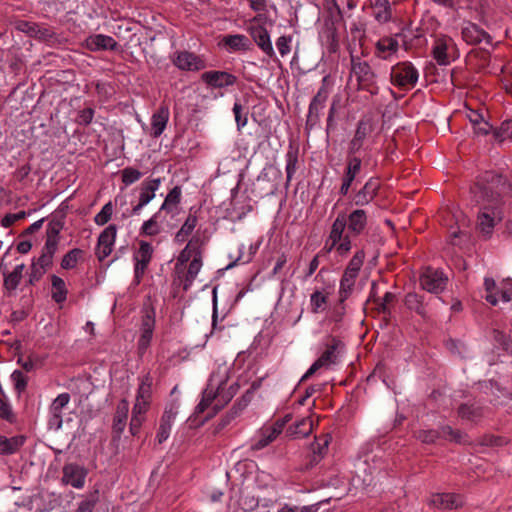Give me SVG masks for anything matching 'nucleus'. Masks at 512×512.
<instances>
[{
	"mask_svg": "<svg viewBox=\"0 0 512 512\" xmlns=\"http://www.w3.org/2000/svg\"><path fill=\"white\" fill-rule=\"evenodd\" d=\"M477 203L501 207L506 197L512 195V185L501 174L486 171L471 187Z\"/></svg>",
	"mask_w": 512,
	"mask_h": 512,
	"instance_id": "obj_1",
	"label": "nucleus"
},
{
	"mask_svg": "<svg viewBox=\"0 0 512 512\" xmlns=\"http://www.w3.org/2000/svg\"><path fill=\"white\" fill-rule=\"evenodd\" d=\"M202 267V256L197 253L190 261L186 275L184 277L183 290L188 291L196 279Z\"/></svg>",
	"mask_w": 512,
	"mask_h": 512,
	"instance_id": "obj_39",
	"label": "nucleus"
},
{
	"mask_svg": "<svg viewBox=\"0 0 512 512\" xmlns=\"http://www.w3.org/2000/svg\"><path fill=\"white\" fill-rule=\"evenodd\" d=\"M52 265L53 258L42 253L37 259H33L30 266V273L27 284L35 285L37 282H39L47 270L52 267Z\"/></svg>",
	"mask_w": 512,
	"mask_h": 512,
	"instance_id": "obj_27",
	"label": "nucleus"
},
{
	"mask_svg": "<svg viewBox=\"0 0 512 512\" xmlns=\"http://www.w3.org/2000/svg\"><path fill=\"white\" fill-rule=\"evenodd\" d=\"M173 64L182 71H200L207 67L202 56L190 51H176L172 58Z\"/></svg>",
	"mask_w": 512,
	"mask_h": 512,
	"instance_id": "obj_10",
	"label": "nucleus"
},
{
	"mask_svg": "<svg viewBox=\"0 0 512 512\" xmlns=\"http://www.w3.org/2000/svg\"><path fill=\"white\" fill-rule=\"evenodd\" d=\"M154 249L152 245L147 241H140L139 248L134 253V280L136 284H139L142 280L145 271L148 268L149 263L152 260Z\"/></svg>",
	"mask_w": 512,
	"mask_h": 512,
	"instance_id": "obj_9",
	"label": "nucleus"
},
{
	"mask_svg": "<svg viewBox=\"0 0 512 512\" xmlns=\"http://www.w3.org/2000/svg\"><path fill=\"white\" fill-rule=\"evenodd\" d=\"M25 442L26 437L24 435H16L8 438L0 434V455L9 456L17 453Z\"/></svg>",
	"mask_w": 512,
	"mask_h": 512,
	"instance_id": "obj_30",
	"label": "nucleus"
},
{
	"mask_svg": "<svg viewBox=\"0 0 512 512\" xmlns=\"http://www.w3.org/2000/svg\"><path fill=\"white\" fill-rule=\"evenodd\" d=\"M154 331H141L140 337L137 343V350L140 356H143L148 347L150 346Z\"/></svg>",
	"mask_w": 512,
	"mask_h": 512,
	"instance_id": "obj_64",
	"label": "nucleus"
},
{
	"mask_svg": "<svg viewBox=\"0 0 512 512\" xmlns=\"http://www.w3.org/2000/svg\"><path fill=\"white\" fill-rule=\"evenodd\" d=\"M328 297L319 290H315L310 296L311 312L318 314L326 309Z\"/></svg>",
	"mask_w": 512,
	"mask_h": 512,
	"instance_id": "obj_49",
	"label": "nucleus"
},
{
	"mask_svg": "<svg viewBox=\"0 0 512 512\" xmlns=\"http://www.w3.org/2000/svg\"><path fill=\"white\" fill-rule=\"evenodd\" d=\"M430 504L440 510H453L464 505V498L456 493H435L431 496Z\"/></svg>",
	"mask_w": 512,
	"mask_h": 512,
	"instance_id": "obj_24",
	"label": "nucleus"
},
{
	"mask_svg": "<svg viewBox=\"0 0 512 512\" xmlns=\"http://www.w3.org/2000/svg\"><path fill=\"white\" fill-rule=\"evenodd\" d=\"M330 440L331 436L329 434L315 437V441L310 445V451L315 454H319L324 458L327 453Z\"/></svg>",
	"mask_w": 512,
	"mask_h": 512,
	"instance_id": "obj_52",
	"label": "nucleus"
},
{
	"mask_svg": "<svg viewBox=\"0 0 512 512\" xmlns=\"http://www.w3.org/2000/svg\"><path fill=\"white\" fill-rule=\"evenodd\" d=\"M63 229V222L61 220H51L46 229V241L42 248L41 253L54 258L58 249L59 234Z\"/></svg>",
	"mask_w": 512,
	"mask_h": 512,
	"instance_id": "obj_20",
	"label": "nucleus"
},
{
	"mask_svg": "<svg viewBox=\"0 0 512 512\" xmlns=\"http://www.w3.org/2000/svg\"><path fill=\"white\" fill-rule=\"evenodd\" d=\"M220 45L229 53L246 52L252 48V42L243 34L225 35L221 39Z\"/></svg>",
	"mask_w": 512,
	"mask_h": 512,
	"instance_id": "obj_26",
	"label": "nucleus"
},
{
	"mask_svg": "<svg viewBox=\"0 0 512 512\" xmlns=\"http://www.w3.org/2000/svg\"><path fill=\"white\" fill-rule=\"evenodd\" d=\"M169 108L167 105H161L151 117V132L150 135L158 138L164 132L169 120Z\"/></svg>",
	"mask_w": 512,
	"mask_h": 512,
	"instance_id": "obj_29",
	"label": "nucleus"
},
{
	"mask_svg": "<svg viewBox=\"0 0 512 512\" xmlns=\"http://www.w3.org/2000/svg\"><path fill=\"white\" fill-rule=\"evenodd\" d=\"M221 404H215L214 414L220 411L226 404H228L237 392L238 385H231L227 390L225 389V382H221Z\"/></svg>",
	"mask_w": 512,
	"mask_h": 512,
	"instance_id": "obj_51",
	"label": "nucleus"
},
{
	"mask_svg": "<svg viewBox=\"0 0 512 512\" xmlns=\"http://www.w3.org/2000/svg\"><path fill=\"white\" fill-rule=\"evenodd\" d=\"M70 394L69 393H61L59 394L51 403L49 407V419H48V429L50 430H59L62 427V410L65 408L70 402Z\"/></svg>",
	"mask_w": 512,
	"mask_h": 512,
	"instance_id": "obj_16",
	"label": "nucleus"
},
{
	"mask_svg": "<svg viewBox=\"0 0 512 512\" xmlns=\"http://www.w3.org/2000/svg\"><path fill=\"white\" fill-rule=\"evenodd\" d=\"M200 80L210 90H221L238 83V77L225 70H208L201 74Z\"/></svg>",
	"mask_w": 512,
	"mask_h": 512,
	"instance_id": "obj_5",
	"label": "nucleus"
},
{
	"mask_svg": "<svg viewBox=\"0 0 512 512\" xmlns=\"http://www.w3.org/2000/svg\"><path fill=\"white\" fill-rule=\"evenodd\" d=\"M62 482L74 488H82L87 475L86 470L78 464L68 463L63 467Z\"/></svg>",
	"mask_w": 512,
	"mask_h": 512,
	"instance_id": "obj_25",
	"label": "nucleus"
},
{
	"mask_svg": "<svg viewBox=\"0 0 512 512\" xmlns=\"http://www.w3.org/2000/svg\"><path fill=\"white\" fill-rule=\"evenodd\" d=\"M161 185V178L146 179L140 184L139 201L149 204L156 195V191Z\"/></svg>",
	"mask_w": 512,
	"mask_h": 512,
	"instance_id": "obj_33",
	"label": "nucleus"
},
{
	"mask_svg": "<svg viewBox=\"0 0 512 512\" xmlns=\"http://www.w3.org/2000/svg\"><path fill=\"white\" fill-rule=\"evenodd\" d=\"M182 189L180 186L173 187L167 196L159 211H165L166 213H173L174 208L177 207L181 202Z\"/></svg>",
	"mask_w": 512,
	"mask_h": 512,
	"instance_id": "obj_41",
	"label": "nucleus"
},
{
	"mask_svg": "<svg viewBox=\"0 0 512 512\" xmlns=\"http://www.w3.org/2000/svg\"><path fill=\"white\" fill-rule=\"evenodd\" d=\"M51 285H52V293L51 298L57 304H62L67 299L68 289L66 287L65 281L57 276H51Z\"/></svg>",
	"mask_w": 512,
	"mask_h": 512,
	"instance_id": "obj_38",
	"label": "nucleus"
},
{
	"mask_svg": "<svg viewBox=\"0 0 512 512\" xmlns=\"http://www.w3.org/2000/svg\"><path fill=\"white\" fill-rule=\"evenodd\" d=\"M503 212L501 207L495 205H483L478 215V228L485 237H490L497 221H501Z\"/></svg>",
	"mask_w": 512,
	"mask_h": 512,
	"instance_id": "obj_8",
	"label": "nucleus"
},
{
	"mask_svg": "<svg viewBox=\"0 0 512 512\" xmlns=\"http://www.w3.org/2000/svg\"><path fill=\"white\" fill-rule=\"evenodd\" d=\"M364 259L365 251L362 248L355 252L344 272L358 276V273L364 263Z\"/></svg>",
	"mask_w": 512,
	"mask_h": 512,
	"instance_id": "obj_50",
	"label": "nucleus"
},
{
	"mask_svg": "<svg viewBox=\"0 0 512 512\" xmlns=\"http://www.w3.org/2000/svg\"><path fill=\"white\" fill-rule=\"evenodd\" d=\"M313 429L312 420L309 417L302 418L295 425L287 429V433L294 438H304L308 436Z\"/></svg>",
	"mask_w": 512,
	"mask_h": 512,
	"instance_id": "obj_40",
	"label": "nucleus"
},
{
	"mask_svg": "<svg viewBox=\"0 0 512 512\" xmlns=\"http://www.w3.org/2000/svg\"><path fill=\"white\" fill-rule=\"evenodd\" d=\"M197 211H194V208H190L189 214L184 221L181 228L178 230V232L175 234L174 241L178 244H181L185 242L188 237L192 234L193 230L195 229L197 223H198V217L196 215Z\"/></svg>",
	"mask_w": 512,
	"mask_h": 512,
	"instance_id": "obj_31",
	"label": "nucleus"
},
{
	"mask_svg": "<svg viewBox=\"0 0 512 512\" xmlns=\"http://www.w3.org/2000/svg\"><path fill=\"white\" fill-rule=\"evenodd\" d=\"M86 46L93 52L101 50L115 51L118 48V42L111 36L95 34L86 39Z\"/></svg>",
	"mask_w": 512,
	"mask_h": 512,
	"instance_id": "obj_28",
	"label": "nucleus"
},
{
	"mask_svg": "<svg viewBox=\"0 0 512 512\" xmlns=\"http://www.w3.org/2000/svg\"><path fill=\"white\" fill-rule=\"evenodd\" d=\"M326 101L324 90L318 91L312 98L306 116L305 130L311 131L319 123L320 113L325 107Z\"/></svg>",
	"mask_w": 512,
	"mask_h": 512,
	"instance_id": "obj_23",
	"label": "nucleus"
},
{
	"mask_svg": "<svg viewBox=\"0 0 512 512\" xmlns=\"http://www.w3.org/2000/svg\"><path fill=\"white\" fill-rule=\"evenodd\" d=\"M380 188V178L376 176L370 177L364 185L353 194L351 200L352 205L362 208L370 204L378 196Z\"/></svg>",
	"mask_w": 512,
	"mask_h": 512,
	"instance_id": "obj_7",
	"label": "nucleus"
},
{
	"mask_svg": "<svg viewBox=\"0 0 512 512\" xmlns=\"http://www.w3.org/2000/svg\"><path fill=\"white\" fill-rule=\"evenodd\" d=\"M415 437L424 444H434L440 438V432L435 429H421L415 433Z\"/></svg>",
	"mask_w": 512,
	"mask_h": 512,
	"instance_id": "obj_57",
	"label": "nucleus"
},
{
	"mask_svg": "<svg viewBox=\"0 0 512 512\" xmlns=\"http://www.w3.org/2000/svg\"><path fill=\"white\" fill-rule=\"evenodd\" d=\"M432 300L431 297H426L424 294L416 292H408L403 299L405 307L420 316L423 320L430 319L429 304Z\"/></svg>",
	"mask_w": 512,
	"mask_h": 512,
	"instance_id": "obj_15",
	"label": "nucleus"
},
{
	"mask_svg": "<svg viewBox=\"0 0 512 512\" xmlns=\"http://www.w3.org/2000/svg\"><path fill=\"white\" fill-rule=\"evenodd\" d=\"M485 407L475 400L461 403L457 408V415L463 421L478 424L485 416Z\"/></svg>",
	"mask_w": 512,
	"mask_h": 512,
	"instance_id": "obj_19",
	"label": "nucleus"
},
{
	"mask_svg": "<svg viewBox=\"0 0 512 512\" xmlns=\"http://www.w3.org/2000/svg\"><path fill=\"white\" fill-rule=\"evenodd\" d=\"M461 37L466 44L471 46H477L482 42L488 45L492 44V36L479 25L471 21L463 22Z\"/></svg>",
	"mask_w": 512,
	"mask_h": 512,
	"instance_id": "obj_11",
	"label": "nucleus"
},
{
	"mask_svg": "<svg viewBox=\"0 0 512 512\" xmlns=\"http://www.w3.org/2000/svg\"><path fill=\"white\" fill-rule=\"evenodd\" d=\"M448 278L440 270L426 267L420 275L419 283L423 290L432 294H440L447 286Z\"/></svg>",
	"mask_w": 512,
	"mask_h": 512,
	"instance_id": "obj_6",
	"label": "nucleus"
},
{
	"mask_svg": "<svg viewBox=\"0 0 512 512\" xmlns=\"http://www.w3.org/2000/svg\"><path fill=\"white\" fill-rule=\"evenodd\" d=\"M160 211L155 213L150 219L144 221L140 228V234L144 236H156L160 233L161 229L158 224Z\"/></svg>",
	"mask_w": 512,
	"mask_h": 512,
	"instance_id": "obj_48",
	"label": "nucleus"
},
{
	"mask_svg": "<svg viewBox=\"0 0 512 512\" xmlns=\"http://www.w3.org/2000/svg\"><path fill=\"white\" fill-rule=\"evenodd\" d=\"M25 269V264L16 265L12 272L3 273L4 275V283L3 287L8 292V295H11L13 291L16 290L20 281L22 279V273Z\"/></svg>",
	"mask_w": 512,
	"mask_h": 512,
	"instance_id": "obj_37",
	"label": "nucleus"
},
{
	"mask_svg": "<svg viewBox=\"0 0 512 512\" xmlns=\"http://www.w3.org/2000/svg\"><path fill=\"white\" fill-rule=\"evenodd\" d=\"M127 416L128 403L127 401L122 400L121 404L118 405L113 418L112 432L114 434V438L120 439L121 434L123 433L126 426Z\"/></svg>",
	"mask_w": 512,
	"mask_h": 512,
	"instance_id": "obj_34",
	"label": "nucleus"
},
{
	"mask_svg": "<svg viewBox=\"0 0 512 512\" xmlns=\"http://www.w3.org/2000/svg\"><path fill=\"white\" fill-rule=\"evenodd\" d=\"M113 215V204L111 201L107 202L100 212H98L94 217V222L98 226H104L109 222Z\"/></svg>",
	"mask_w": 512,
	"mask_h": 512,
	"instance_id": "obj_58",
	"label": "nucleus"
},
{
	"mask_svg": "<svg viewBox=\"0 0 512 512\" xmlns=\"http://www.w3.org/2000/svg\"><path fill=\"white\" fill-rule=\"evenodd\" d=\"M155 322V309L153 307H145L143 309L140 331H154Z\"/></svg>",
	"mask_w": 512,
	"mask_h": 512,
	"instance_id": "obj_55",
	"label": "nucleus"
},
{
	"mask_svg": "<svg viewBox=\"0 0 512 512\" xmlns=\"http://www.w3.org/2000/svg\"><path fill=\"white\" fill-rule=\"evenodd\" d=\"M344 218L347 219V230H349L351 237L360 236L366 229L368 224L367 212L357 207L348 215L344 213Z\"/></svg>",
	"mask_w": 512,
	"mask_h": 512,
	"instance_id": "obj_21",
	"label": "nucleus"
},
{
	"mask_svg": "<svg viewBox=\"0 0 512 512\" xmlns=\"http://www.w3.org/2000/svg\"><path fill=\"white\" fill-rule=\"evenodd\" d=\"M11 379L14 383L15 390L21 394L27 387L28 378L20 370H15L11 374Z\"/></svg>",
	"mask_w": 512,
	"mask_h": 512,
	"instance_id": "obj_63",
	"label": "nucleus"
},
{
	"mask_svg": "<svg viewBox=\"0 0 512 512\" xmlns=\"http://www.w3.org/2000/svg\"><path fill=\"white\" fill-rule=\"evenodd\" d=\"M84 251L79 248H73L68 251L61 260V267L70 270L76 267L78 261L82 258Z\"/></svg>",
	"mask_w": 512,
	"mask_h": 512,
	"instance_id": "obj_47",
	"label": "nucleus"
},
{
	"mask_svg": "<svg viewBox=\"0 0 512 512\" xmlns=\"http://www.w3.org/2000/svg\"><path fill=\"white\" fill-rule=\"evenodd\" d=\"M221 385H217L215 388L212 383L210 382L206 389L202 393V398L207 401L209 404H211L214 400H217L216 404H221Z\"/></svg>",
	"mask_w": 512,
	"mask_h": 512,
	"instance_id": "obj_61",
	"label": "nucleus"
},
{
	"mask_svg": "<svg viewBox=\"0 0 512 512\" xmlns=\"http://www.w3.org/2000/svg\"><path fill=\"white\" fill-rule=\"evenodd\" d=\"M357 276L344 272L339 287V302L343 304L353 291Z\"/></svg>",
	"mask_w": 512,
	"mask_h": 512,
	"instance_id": "obj_43",
	"label": "nucleus"
},
{
	"mask_svg": "<svg viewBox=\"0 0 512 512\" xmlns=\"http://www.w3.org/2000/svg\"><path fill=\"white\" fill-rule=\"evenodd\" d=\"M152 384H153V378L150 375V373H147L141 379V382H140L138 390H137L136 398L150 403L151 396H152Z\"/></svg>",
	"mask_w": 512,
	"mask_h": 512,
	"instance_id": "obj_46",
	"label": "nucleus"
},
{
	"mask_svg": "<svg viewBox=\"0 0 512 512\" xmlns=\"http://www.w3.org/2000/svg\"><path fill=\"white\" fill-rule=\"evenodd\" d=\"M374 130V121L370 116H363L357 123L356 130L354 133V137L359 140H364L370 135Z\"/></svg>",
	"mask_w": 512,
	"mask_h": 512,
	"instance_id": "obj_45",
	"label": "nucleus"
},
{
	"mask_svg": "<svg viewBox=\"0 0 512 512\" xmlns=\"http://www.w3.org/2000/svg\"><path fill=\"white\" fill-rule=\"evenodd\" d=\"M235 122L238 130H241L243 127L247 125L248 122V111H244L242 104L236 101L232 108Z\"/></svg>",
	"mask_w": 512,
	"mask_h": 512,
	"instance_id": "obj_59",
	"label": "nucleus"
},
{
	"mask_svg": "<svg viewBox=\"0 0 512 512\" xmlns=\"http://www.w3.org/2000/svg\"><path fill=\"white\" fill-rule=\"evenodd\" d=\"M298 147L290 144L286 152V187L289 186L298 168Z\"/></svg>",
	"mask_w": 512,
	"mask_h": 512,
	"instance_id": "obj_36",
	"label": "nucleus"
},
{
	"mask_svg": "<svg viewBox=\"0 0 512 512\" xmlns=\"http://www.w3.org/2000/svg\"><path fill=\"white\" fill-rule=\"evenodd\" d=\"M116 235L117 226L115 224H110L100 233L96 250V256L100 262L111 254Z\"/></svg>",
	"mask_w": 512,
	"mask_h": 512,
	"instance_id": "obj_17",
	"label": "nucleus"
},
{
	"mask_svg": "<svg viewBox=\"0 0 512 512\" xmlns=\"http://www.w3.org/2000/svg\"><path fill=\"white\" fill-rule=\"evenodd\" d=\"M492 339L496 349L506 354H512V340L509 335L498 329H493Z\"/></svg>",
	"mask_w": 512,
	"mask_h": 512,
	"instance_id": "obj_42",
	"label": "nucleus"
},
{
	"mask_svg": "<svg viewBox=\"0 0 512 512\" xmlns=\"http://www.w3.org/2000/svg\"><path fill=\"white\" fill-rule=\"evenodd\" d=\"M419 72L409 61L398 62L391 68L390 81L399 89L409 90L416 86Z\"/></svg>",
	"mask_w": 512,
	"mask_h": 512,
	"instance_id": "obj_4",
	"label": "nucleus"
},
{
	"mask_svg": "<svg viewBox=\"0 0 512 512\" xmlns=\"http://www.w3.org/2000/svg\"><path fill=\"white\" fill-rule=\"evenodd\" d=\"M178 408L179 405L177 401H172L168 406H166L161 416L158 432L156 435V440L158 444H162L164 441L168 439L172 423L178 414Z\"/></svg>",
	"mask_w": 512,
	"mask_h": 512,
	"instance_id": "obj_18",
	"label": "nucleus"
},
{
	"mask_svg": "<svg viewBox=\"0 0 512 512\" xmlns=\"http://www.w3.org/2000/svg\"><path fill=\"white\" fill-rule=\"evenodd\" d=\"M347 219L344 218V213L340 212L334 222L331 225V229L328 237L330 240H333V244L335 242L341 243L340 249H352V237L350 235L349 230L345 232L347 229Z\"/></svg>",
	"mask_w": 512,
	"mask_h": 512,
	"instance_id": "obj_12",
	"label": "nucleus"
},
{
	"mask_svg": "<svg viewBox=\"0 0 512 512\" xmlns=\"http://www.w3.org/2000/svg\"><path fill=\"white\" fill-rule=\"evenodd\" d=\"M484 287L487 292L485 299L487 302H489L491 305L495 306L498 303V287L496 285V282L493 278L486 277L484 279Z\"/></svg>",
	"mask_w": 512,
	"mask_h": 512,
	"instance_id": "obj_54",
	"label": "nucleus"
},
{
	"mask_svg": "<svg viewBox=\"0 0 512 512\" xmlns=\"http://www.w3.org/2000/svg\"><path fill=\"white\" fill-rule=\"evenodd\" d=\"M396 299V295L392 292H386L384 297L380 299L378 306L376 307V311L379 314H384L385 316L391 315V309L389 304L394 302Z\"/></svg>",
	"mask_w": 512,
	"mask_h": 512,
	"instance_id": "obj_60",
	"label": "nucleus"
},
{
	"mask_svg": "<svg viewBox=\"0 0 512 512\" xmlns=\"http://www.w3.org/2000/svg\"><path fill=\"white\" fill-rule=\"evenodd\" d=\"M479 443L483 446L501 447L506 445L508 441L505 437L487 434L481 438Z\"/></svg>",
	"mask_w": 512,
	"mask_h": 512,
	"instance_id": "obj_62",
	"label": "nucleus"
},
{
	"mask_svg": "<svg viewBox=\"0 0 512 512\" xmlns=\"http://www.w3.org/2000/svg\"><path fill=\"white\" fill-rule=\"evenodd\" d=\"M449 41H452V39L446 37L437 38L435 41L432 55L438 65L446 66L450 64V58L447 53Z\"/></svg>",
	"mask_w": 512,
	"mask_h": 512,
	"instance_id": "obj_35",
	"label": "nucleus"
},
{
	"mask_svg": "<svg viewBox=\"0 0 512 512\" xmlns=\"http://www.w3.org/2000/svg\"><path fill=\"white\" fill-rule=\"evenodd\" d=\"M493 139L499 144L505 140H512V118L504 120L500 126L493 129Z\"/></svg>",
	"mask_w": 512,
	"mask_h": 512,
	"instance_id": "obj_44",
	"label": "nucleus"
},
{
	"mask_svg": "<svg viewBox=\"0 0 512 512\" xmlns=\"http://www.w3.org/2000/svg\"><path fill=\"white\" fill-rule=\"evenodd\" d=\"M143 173L134 167H126L121 170V180L125 186L132 185L137 182Z\"/></svg>",
	"mask_w": 512,
	"mask_h": 512,
	"instance_id": "obj_56",
	"label": "nucleus"
},
{
	"mask_svg": "<svg viewBox=\"0 0 512 512\" xmlns=\"http://www.w3.org/2000/svg\"><path fill=\"white\" fill-rule=\"evenodd\" d=\"M351 72L356 76L360 90H364L371 95L378 94L377 75L367 61H362L360 57L352 55Z\"/></svg>",
	"mask_w": 512,
	"mask_h": 512,
	"instance_id": "obj_3",
	"label": "nucleus"
},
{
	"mask_svg": "<svg viewBox=\"0 0 512 512\" xmlns=\"http://www.w3.org/2000/svg\"><path fill=\"white\" fill-rule=\"evenodd\" d=\"M399 43L393 37H383L379 39L375 46V56L387 60L392 54L396 53Z\"/></svg>",
	"mask_w": 512,
	"mask_h": 512,
	"instance_id": "obj_32",
	"label": "nucleus"
},
{
	"mask_svg": "<svg viewBox=\"0 0 512 512\" xmlns=\"http://www.w3.org/2000/svg\"><path fill=\"white\" fill-rule=\"evenodd\" d=\"M362 168V159L360 157L346 158V167L341 179L339 194L347 196L351 186L357 179Z\"/></svg>",
	"mask_w": 512,
	"mask_h": 512,
	"instance_id": "obj_14",
	"label": "nucleus"
},
{
	"mask_svg": "<svg viewBox=\"0 0 512 512\" xmlns=\"http://www.w3.org/2000/svg\"><path fill=\"white\" fill-rule=\"evenodd\" d=\"M0 419L8 422L9 424H14L17 421V416L14 413L11 404L6 399V397L0 396Z\"/></svg>",
	"mask_w": 512,
	"mask_h": 512,
	"instance_id": "obj_53",
	"label": "nucleus"
},
{
	"mask_svg": "<svg viewBox=\"0 0 512 512\" xmlns=\"http://www.w3.org/2000/svg\"><path fill=\"white\" fill-rule=\"evenodd\" d=\"M344 343L336 336H328L325 341V350L321 356L310 366L306 373L302 376L300 382L308 380L316 371L332 364H336L338 354L344 348Z\"/></svg>",
	"mask_w": 512,
	"mask_h": 512,
	"instance_id": "obj_2",
	"label": "nucleus"
},
{
	"mask_svg": "<svg viewBox=\"0 0 512 512\" xmlns=\"http://www.w3.org/2000/svg\"><path fill=\"white\" fill-rule=\"evenodd\" d=\"M18 29L29 37L43 42H53L56 39V33L52 27L30 21H21Z\"/></svg>",
	"mask_w": 512,
	"mask_h": 512,
	"instance_id": "obj_13",
	"label": "nucleus"
},
{
	"mask_svg": "<svg viewBox=\"0 0 512 512\" xmlns=\"http://www.w3.org/2000/svg\"><path fill=\"white\" fill-rule=\"evenodd\" d=\"M248 32L252 37L255 44L259 47V49L265 53L268 57L273 58L275 56V51L270 39L269 32L262 25H251L248 28Z\"/></svg>",
	"mask_w": 512,
	"mask_h": 512,
	"instance_id": "obj_22",
	"label": "nucleus"
}]
</instances>
